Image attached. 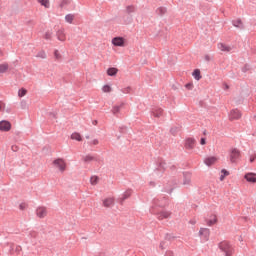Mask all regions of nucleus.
<instances>
[{
    "label": "nucleus",
    "mask_w": 256,
    "mask_h": 256,
    "mask_svg": "<svg viewBox=\"0 0 256 256\" xmlns=\"http://www.w3.org/2000/svg\"><path fill=\"white\" fill-rule=\"evenodd\" d=\"M168 205L167 198L165 196H159L158 198H155L153 200V206L150 210L151 213L154 215H157V219L159 221H163V219H169L171 217V212L169 211H161V212H155V207H165Z\"/></svg>",
    "instance_id": "f257e3e1"
},
{
    "label": "nucleus",
    "mask_w": 256,
    "mask_h": 256,
    "mask_svg": "<svg viewBox=\"0 0 256 256\" xmlns=\"http://www.w3.org/2000/svg\"><path fill=\"white\" fill-rule=\"evenodd\" d=\"M218 247L222 253H224L225 256H231L233 255V245H231L227 241L220 242L218 244Z\"/></svg>",
    "instance_id": "f03ea898"
},
{
    "label": "nucleus",
    "mask_w": 256,
    "mask_h": 256,
    "mask_svg": "<svg viewBox=\"0 0 256 256\" xmlns=\"http://www.w3.org/2000/svg\"><path fill=\"white\" fill-rule=\"evenodd\" d=\"M230 163H237L241 159V151L237 148H233L229 151Z\"/></svg>",
    "instance_id": "7ed1b4c3"
},
{
    "label": "nucleus",
    "mask_w": 256,
    "mask_h": 256,
    "mask_svg": "<svg viewBox=\"0 0 256 256\" xmlns=\"http://www.w3.org/2000/svg\"><path fill=\"white\" fill-rule=\"evenodd\" d=\"M53 165H55L59 169V171H61V173H63L65 169H67V164L61 158L54 160Z\"/></svg>",
    "instance_id": "20e7f679"
},
{
    "label": "nucleus",
    "mask_w": 256,
    "mask_h": 256,
    "mask_svg": "<svg viewBox=\"0 0 256 256\" xmlns=\"http://www.w3.org/2000/svg\"><path fill=\"white\" fill-rule=\"evenodd\" d=\"M112 45H114V47H124L125 39L123 37H115L112 39Z\"/></svg>",
    "instance_id": "39448f33"
},
{
    "label": "nucleus",
    "mask_w": 256,
    "mask_h": 256,
    "mask_svg": "<svg viewBox=\"0 0 256 256\" xmlns=\"http://www.w3.org/2000/svg\"><path fill=\"white\" fill-rule=\"evenodd\" d=\"M0 131H3V132L11 131V122L7 120L0 121Z\"/></svg>",
    "instance_id": "423d86ee"
},
{
    "label": "nucleus",
    "mask_w": 256,
    "mask_h": 256,
    "mask_svg": "<svg viewBox=\"0 0 256 256\" xmlns=\"http://www.w3.org/2000/svg\"><path fill=\"white\" fill-rule=\"evenodd\" d=\"M210 230L208 228H201L199 231V235L201 239L204 241H209V235H210Z\"/></svg>",
    "instance_id": "0eeeda50"
},
{
    "label": "nucleus",
    "mask_w": 256,
    "mask_h": 256,
    "mask_svg": "<svg viewBox=\"0 0 256 256\" xmlns=\"http://www.w3.org/2000/svg\"><path fill=\"white\" fill-rule=\"evenodd\" d=\"M229 119L230 121H234L235 119H241V111H239L238 109L231 110L229 114Z\"/></svg>",
    "instance_id": "6e6552de"
},
{
    "label": "nucleus",
    "mask_w": 256,
    "mask_h": 256,
    "mask_svg": "<svg viewBox=\"0 0 256 256\" xmlns=\"http://www.w3.org/2000/svg\"><path fill=\"white\" fill-rule=\"evenodd\" d=\"M36 215L37 217H40V219H43L47 215V208L45 207H38L36 209Z\"/></svg>",
    "instance_id": "1a4fd4ad"
},
{
    "label": "nucleus",
    "mask_w": 256,
    "mask_h": 256,
    "mask_svg": "<svg viewBox=\"0 0 256 256\" xmlns=\"http://www.w3.org/2000/svg\"><path fill=\"white\" fill-rule=\"evenodd\" d=\"M183 185H191V173L190 172H184L183 173Z\"/></svg>",
    "instance_id": "9d476101"
},
{
    "label": "nucleus",
    "mask_w": 256,
    "mask_h": 256,
    "mask_svg": "<svg viewBox=\"0 0 256 256\" xmlns=\"http://www.w3.org/2000/svg\"><path fill=\"white\" fill-rule=\"evenodd\" d=\"M244 179L248 181V183H256V174L255 173H247L244 176Z\"/></svg>",
    "instance_id": "9b49d317"
},
{
    "label": "nucleus",
    "mask_w": 256,
    "mask_h": 256,
    "mask_svg": "<svg viewBox=\"0 0 256 256\" xmlns=\"http://www.w3.org/2000/svg\"><path fill=\"white\" fill-rule=\"evenodd\" d=\"M83 161L84 163H91V161H97L99 162V158H97V156H92L90 154L86 155L83 157Z\"/></svg>",
    "instance_id": "f8f14e48"
},
{
    "label": "nucleus",
    "mask_w": 256,
    "mask_h": 256,
    "mask_svg": "<svg viewBox=\"0 0 256 256\" xmlns=\"http://www.w3.org/2000/svg\"><path fill=\"white\" fill-rule=\"evenodd\" d=\"M218 49L220 51H223L224 53H229V51H231V46H227L226 44L224 43H218Z\"/></svg>",
    "instance_id": "ddd939ff"
},
{
    "label": "nucleus",
    "mask_w": 256,
    "mask_h": 256,
    "mask_svg": "<svg viewBox=\"0 0 256 256\" xmlns=\"http://www.w3.org/2000/svg\"><path fill=\"white\" fill-rule=\"evenodd\" d=\"M165 161H163V159H160L158 162V166L155 170V173H157L158 171H160L161 173H163L165 171Z\"/></svg>",
    "instance_id": "4468645a"
},
{
    "label": "nucleus",
    "mask_w": 256,
    "mask_h": 256,
    "mask_svg": "<svg viewBox=\"0 0 256 256\" xmlns=\"http://www.w3.org/2000/svg\"><path fill=\"white\" fill-rule=\"evenodd\" d=\"M185 147L186 149H193V147H195V139L193 138L186 139Z\"/></svg>",
    "instance_id": "2eb2a0df"
},
{
    "label": "nucleus",
    "mask_w": 256,
    "mask_h": 256,
    "mask_svg": "<svg viewBox=\"0 0 256 256\" xmlns=\"http://www.w3.org/2000/svg\"><path fill=\"white\" fill-rule=\"evenodd\" d=\"M104 207H113L115 205V200L113 198H106L103 201Z\"/></svg>",
    "instance_id": "dca6fc26"
},
{
    "label": "nucleus",
    "mask_w": 256,
    "mask_h": 256,
    "mask_svg": "<svg viewBox=\"0 0 256 256\" xmlns=\"http://www.w3.org/2000/svg\"><path fill=\"white\" fill-rule=\"evenodd\" d=\"M58 41H65V30L60 29L56 33Z\"/></svg>",
    "instance_id": "f3484780"
},
{
    "label": "nucleus",
    "mask_w": 256,
    "mask_h": 256,
    "mask_svg": "<svg viewBox=\"0 0 256 256\" xmlns=\"http://www.w3.org/2000/svg\"><path fill=\"white\" fill-rule=\"evenodd\" d=\"M217 161V158L215 157H208L204 160L205 165H207L208 167H211V165H213V163H215Z\"/></svg>",
    "instance_id": "a211bd4d"
},
{
    "label": "nucleus",
    "mask_w": 256,
    "mask_h": 256,
    "mask_svg": "<svg viewBox=\"0 0 256 256\" xmlns=\"http://www.w3.org/2000/svg\"><path fill=\"white\" fill-rule=\"evenodd\" d=\"M232 25L234 27H237V29H243L244 28L243 22L241 21V19L233 20Z\"/></svg>",
    "instance_id": "6ab92c4d"
},
{
    "label": "nucleus",
    "mask_w": 256,
    "mask_h": 256,
    "mask_svg": "<svg viewBox=\"0 0 256 256\" xmlns=\"http://www.w3.org/2000/svg\"><path fill=\"white\" fill-rule=\"evenodd\" d=\"M192 76L194 77V79H195L196 81H200V79H201V70L195 69V70L193 71V73H192Z\"/></svg>",
    "instance_id": "aec40b11"
},
{
    "label": "nucleus",
    "mask_w": 256,
    "mask_h": 256,
    "mask_svg": "<svg viewBox=\"0 0 256 256\" xmlns=\"http://www.w3.org/2000/svg\"><path fill=\"white\" fill-rule=\"evenodd\" d=\"M117 68H109L107 70V75H109V77H115V75H117Z\"/></svg>",
    "instance_id": "412c9836"
},
{
    "label": "nucleus",
    "mask_w": 256,
    "mask_h": 256,
    "mask_svg": "<svg viewBox=\"0 0 256 256\" xmlns=\"http://www.w3.org/2000/svg\"><path fill=\"white\" fill-rule=\"evenodd\" d=\"M152 113H153L154 117H159L160 115H163V109L154 108Z\"/></svg>",
    "instance_id": "4be33fe9"
},
{
    "label": "nucleus",
    "mask_w": 256,
    "mask_h": 256,
    "mask_svg": "<svg viewBox=\"0 0 256 256\" xmlns=\"http://www.w3.org/2000/svg\"><path fill=\"white\" fill-rule=\"evenodd\" d=\"M129 197H131V190H127L123 194L122 198H120V203H123V201H125V199H129Z\"/></svg>",
    "instance_id": "5701e85b"
},
{
    "label": "nucleus",
    "mask_w": 256,
    "mask_h": 256,
    "mask_svg": "<svg viewBox=\"0 0 256 256\" xmlns=\"http://www.w3.org/2000/svg\"><path fill=\"white\" fill-rule=\"evenodd\" d=\"M123 107V104L116 105L112 108L113 115H117L119 111H121V108Z\"/></svg>",
    "instance_id": "b1692460"
},
{
    "label": "nucleus",
    "mask_w": 256,
    "mask_h": 256,
    "mask_svg": "<svg viewBox=\"0 0 256 256\" xmlns=\"http://www.w3.org/2000/svg\"><path fill=\"white\" fill-rule=\"evenodd\" d=\"M135 11H137V9L133 5H129L126 7V13H128V15H131V13H135Z\"/></svg>",
    "instance_id": "393cba45"
},
{
    "label": "nucleus",
    "mask_w": 256,
    "mask_h": 256,
    "mask_svg": "<svg viewBox=\"0 0 256 256\" xmlns=\"http://www.w3.org/2000/svg\"><path fill=\"white\" fill-rule=\"evenodd\" d=\"M156 13H157V15L163 16V15H165V13H167V8L159 7V8H157Z\"/></svg>",
    "instance_id": "a878e982"
},
{
    "label": "nucleus",
    "mask_w": 256,
    "mask_h": 256,
    "mask_svg": "<svg viewBox=\"0 0 256 256\" xmlns=\"http://www.w3.org/2000/svg\"><path fill=\"white\" fill-rule=\"evenodd\" d=\"M75 19V16H73V14H67L66 16H65V21H66V23H73V20Z\"/></svg>",
    "instance_id": "bb28decb"
},
{
    "label": "nucleus",
    "mask_w": 256,
    "mask_h": 256,
    "mask_svg": "<svg viewBox=\"0 0 256 256\" xmlns=\"http://www.w3.org/2000/svg\"><path fill=\"white\" fill-rule=\"evenodd\" d=\"M8 69H9V64L7 63L0 64V73H6Z\"/></svg>",
    "instance_id": "cd10ccee"
},
{
    "label": "nucleus",
    "mask_w": 256,
    "mask_h": 256,
    "mask_svg": "<svg viewBox=\"0 0 256 256\" xmlns=\"http://www.w3.org/2000/svg\"><path fill=\"white\" fill-rule=\"evenodd\" d=\"M71 139H73V140H75V141H81V140H82L81 134H79V133H73V134L71 135Z\"/></svg>",
    "instance_id": "c85d7f7f"
},
{
    "label": "nucleus",
    "mask_w": 256,
    "mask_h": 256,
    "mask_svg": "<svg viewBox=\"0 0 256 256\" xmlns=\"http://www.w3.org/2000/svg\"><path fill=\"white\" fill-rule=\"evenodd\" d=\"M256 159V153L254 151L249 152V161L250 163H253Z\"/></svg>",
    "instance_id": "c756f323"
},
{
    "label": "nucleus",
    "mask_w": 256,
    "mask_h": 256,
    "mask_svg": "<svg viewBox=\"0 0 256 256\" xmlns=\"http://www.w3.org/2000/svg\"><path fill=\"white\" fill-rule=\"evenodd\" d=\"M90 183H91V185H97V183H99V177L98 176H92L90 178Z\"/></svg>",
    "instance_id": "7c9ffc66"
},
{
    "label": "nucleus",
    "mask_w": 256,
    "mask_h": 256,
    "mask_svg": "<svg viewBox=\"0 0 256 256\" xmlns=\"http://www.w3.org/2000/svg\"><path fill=\"white\" fill-rule=\"evenodd\" d=\"M26 95H27V89L21 88V89L18 91V97H25Z\"/></svg>",
    "instance_id": "2f4dec72"
},
{
    "label": "nucleus",
    "mask_w": 256,
    "mask_h": 256,
    "mask_svg": "<svg viewBox=\"0 0 256 256\" xmlns=\"http://www.w3.org/2000/svg\"><path fill=\"white\" fill-rule=\"evenodd\" d=\"M38 2L46 9H49V0H38Z\"/></svg>",
    "instance_id": "473e14b6"
},
{
    "label": "nucleus",
    "mask_w": 256,
    "mask_h": 256,
    "mask_svg": "<svg viewBox=\"0 0 256 256\" xmlns=\"http://www.w3.org/2000/svg\"><path fill=\"white\" fill-rule=\"evenodd\" d=\"M36 57H39L40 59H47V54L45 53V51H40L38 52Z\"/></svg>",
    "instance_id": "72a5a7b5"
},
{
    "label": "nucleus",
    "mask_w": 256,
    "mask_h": 256,
    "mask_svg": "<svg viewBox=\"0 0 256 256\" xmlns=\"http://www.w3.org/2000/svg\"><path fill=\"white\" fill-rule=\"evenodd\" d=\"M103 93H111V86L104 85L102 88Z\"/></svg>",
    "instance_id": "f704fd0d"
},
{
    "label": "nucleus",
    "mask_w": 256,
    "mask_h": 256,
    "mask_svg": "<svg viewBox=\"0 0 256 256\" xmlns=\"http://www.w3.org/2000/svg\"><path fill=\"white\" fill-rule=\"evenodd\" d=\"M180 131L179 127H173L171 128L170 132L172 133V135H177V133Z\"/></svg>",
    "instance_id": "c9c22d12"
},
{
    "label": "nucleus",
    "mask_w": 256,
    "mask_h": 256,
    "mask_svg": "<svg viewBox=\"0 0 256 256\" xmlns=\"http://www.w3.org/2000/svg\"><path fill=\"white\" fill-rule=\"evenodd\" d=\"M215 223H217V218H213V219L207 221V225L209 227H211V225H215Z\"/></svg>",
    "instance_id": "e433bc0d"
},
{
    "label": "nucleus",
    "mask_w": 256,
    "mask_h": 256,
    "mask_svg": "<svg viewBox=\"0 0 256 256\" xmlns=\"http://www.w3.org/2000/svg\"><path fill=\"white\" fill-rule=\"evenodd\" d=\"M54 57L57 61H59V59H61V54L59 53V50L54 51Z\"/></svg>",
    "instance_id": "4c0bfd02"
},
{
    "label": "nucleus",
    "mask_w": 256,
    "mask_h": 256,
    "mask_svg": "<svg viewBox=\"0 0 256 256\" xmlns=\"http://www.w3.org/2000/svg\"><path fill=\"white\" fill-rule=\"evenodd\" d=\"M20 107H21V109H27V101L26 100H21Z\"/></svg>",
    "instance_id": "58836bf2"
},
{
    "label": "nucleus",
    "mask_w": 256,
    "mask_h": 256,
    "mask_svg": "<svg viewBox=\"0 0 256 256\" xmlns=\"http://www.w3.org/2000/svg\"><path fill=\"white\" fill-rule=\"evenodd\" d=\"M131 91H132L131 87H126V88L122 89V93H124V94H129V93H131Z\"/></svg>",
    "instance_id": "ea45409f"
},
{
    "label": "nucleus",
    "mask_w": 256,
    "mask_h": 256,
    "mask_svg": "<svg viewBox=\"0 0 256 256\" xmlns=\"http://www.w3.org/2000/svg\"><path fill=\"white\" fill-rule=\"evenodd\" d=\"M249 69H251V66L249 64H246L243 68L242 71L243 73H247V71H249Z\"/></svg>",
    "instance_id": "a19ab883"
},
{
    "label": "nucleus",
    "mask_w": 256,
    "mask_h": 256,
    "mask_svg": "<svg viewBox=\"0 0 256 256\" xmlns=\"http://www.w3.org/2000/svg\"><path fill=\"white\" fill-rule=\"evenodd\" d=\"M171 239H175V237L173 235H171V234H166L165 235V240L166 241H171Z\"/></svg>",
    "instance_id": "79ce46f5"
},
{
    "label": "nucleus",
    "mask_w": 256,
    "mask_h": 256,
    "mask_svg": "<svg viewBox=\"0 0 256 256\" xmlns=\"http://www.w3.org/2000/svg\"><path fill=\"white\" fill-rule=\"evenodd\" d=\"M51 35H52V33L50 31L46 32L45 36H44V39H46V40L51 39Z\"/></svg>",
    "instance_id": "37998d69"
},
{
    "label": "nucleus",
    "mask_w": 256,
    "mask_h": 256,
    "mask_svg": "<svg viewBox=\"0 0 256 256\" xmlns=\"http://www.w3.org/2000/svg\"><path fill=\"white\" fill-rule=\"evenodd\" d=\"M186 89H188L189 91H191V89H193V83H187L185 85Z\"/></svg>",
    "instance_id": "c03bdc74"
},
{
    "label": "nucleus",
    "mask_w": 256,
    "mask_h": 256,
    "mask_svg": "<svg viewBox=\"0 0 256 256\" xmlns=\"http://www.w3.org/2000/svg\"><path fill=\"white\" fill-rule=\"evenodd\" d=\"M27 206H26V204L25 203H21L20 205H19V209L21 210V211H25V208H26Z\"/></svg>",
    "instance_id": "a18cd8bd"
},
{
    "label": "nucleus",
    "mask_w": 256,
    "mask_h": 256,
    "mask_svg": "<svg viewBox=\"0 0 256 256\" xmlns=\"http://www.w3.org/2000/svg\"><path fill=\"white\" fill-rule=\"evenodd\" d=\"M221 173H222V175H223L224 177H227V175H229V171H227V170H225V169H223V170L221 171Z\"/></svg>",
    "instance_id": "49530a36"
},
{
    "label": "nucleus",
    "mask_w": 256,
    "mask_h": 256,
    "mask_svg": "<svg viewBox=\"0 0 256 256\" xmlns=\"http://www.w3.org/2000/svg\"><path fill=\"white\" fill-rule=\"evenodd\" d=\"M164 192L165 193H173V188H170V189L165 188Z\"/></svg>",
    "instance_id": "de8ad7c7"
},
{
    "label": "nucleus",
    "mask_w": 256,
    "mask_h": 256,
    "mask_svg": "<svg viewBox=\"0 0 256 256\" xmlns=\"http://www.w3.org/2000/svg\"><path fill=\"white\" fill-rule=\"evenodd\" d=\"M67 3H69V0H62L61 7H63V5H67Z\"/></svg>",
    "instance_id": "09e8293b"
},
{
    "label": "nucleus",
    "mask_w": 256,
    "mask_h": 256,
    "mask_svg": "<svg viewBox=\"0 0 256 256\" xmlns=\"http://www.w3.org/2000/svg\"><path fill=\"white\" fill-rule=\"evenodd\" d=\"M205 143H206V139L205 138H201L200 145H205Z\"/></svg>",
    "instance_id": "8fccbe9b"
},
{
    "label": "nucleus",
    "mask_w": 256,
    "mask_h": 256,
    "mask_svg": "<svg viewBox=\"0 0 256 256\" xmlns=\"http://www.w3.org/2000/svg\"><path fill=\"white\" fill-rule=\"evenodd\" d=\"M160 249H165V242L162 241V242L160 243Z\"/></svg>",
    "instance_id": "3c124183"
},
{
    "label": "nucleus",
    "mask_w": 256,
    "mask_h": 256,
    "mask_svg": "<svg viewBox=\"0 0 256 256\" xmlns=\"http://www.w3.org/2000/svg\"><path fill=\"white\" fill-rule=\"evenodd\" d=\"M205 61H211V57H209V55L205 56Z\"/></svg>",
    "instance_id": "603ef678"
},
{
    "label": "nucleus",
    "mask_w": 256,
    "mask_h": 256,
    "mask_svg": "<svg viewBox=\"0 0 256 256\" xmlns=\"http://www.w3.org/2000/svg\"><path fill=\"white\" fill-rule=\"evenodd\" d=\"M93 145H98L99 144V140H93Z\"/></svg>",
    "instance_id": "864d4df0"
},
{
    "label": "nucleus",
    "mask_w": 256,
    "mask_h": 256,
    "mask_svg": "<svg viewBox=\"0 0 256 256\" xmlns=\"http://www.w3.org/2000/svg\"><path fill=\"white\" fill-rule=\"evenodd\" d=\"M224 89L227 91V89H229V85L224 84Z\"/></svg>",
    "instance_id": "5fc2aeb1"
},
{
    "label": "nucleus",
    "mask_w": 256,
    "mask_h": 256,
    "mask_svg": "<svg viewBox=\"0 0 256 256\" xmlns=\"http://www.w3.org/2000/svg\"><path fill=\"white\" fill-rule=\"evenodd\" d=\"M0 111H3V103L0 102Z\"/></svg>",
    "instance_id": "6e6d98bb"
},
{
    "label": "nucleus",
    "mask_w": 256,
    "mask_h": 256,
    "mask_svg": "<svg viewBox=\"0 0 256 256\" xmlns=\"http://www.w3.org/2000/svg\"><path fill=\"white\" fill-rule=\"evenodd\" d=\"M12 151H17V146H12Z\"/></svg>",
    "instance_id": "4d7b16f0"
},
{
    "label": "nucleus",
    "mask_w": 256,
    "mask_h": 256,
    "mask_svg": "<svg viewBox=\"0 0 256 256\" xmlns=\"http://www.w3.org/2000/svg\"><path fill=\"white\" fill-rule=\"evenodd\" d=\"M223 179H225V176L222 174V175L220 176V181H223Z\"/></svg>",
    "instance_id": "13d9d810"
},
{
    "label": "nucleus",
    "mask_w": 256,
    "mask_h": 256,
    "mask_svg": "<svg viewBox=\"0 0 256 256\" xmlns=\"http://www.w3.org/2000/svg\"><path fill=\"white\" fill-rule=\"evenodd\" d=\"M92 123L93 125H97V120H94Z\"/></svg>",
    "instance_id": "bf43d9fd"
},
{
    "label": "nucleus",
    "mask_w": 256,
    "mask_h": 256,
    "mask_svg": "<svg viewBox=\"0 0 256 256\" xmlns=\"http://www.w3.org/2000/svg\"><path fill=\"white\" fill-rule=\"evenodd\" d=\"M190 223H191V225H195V221H193V220L190 221Z\"/></svg>",
    "instance_id": "052dcab7"
},
{
    "label": "nucleus",
    "mask_w": 256,
    "mask_h": 256,
    "mask_svg": "<svg viewBox=\"0 0 256 256\" xmlns=\"http://www.w3.org/2000/svg\"><path fill=\"white\" fill-rule=\"evenodd\" d=\"M3 56V51L0 50V57Z\"/></svg>",
    "instance_id": "680f3d73"
},
{
    "label": "nucleus",
    "mask_w": 256,
    "mask_h": 256,
    "mask_svg": "<svg viewBox=\"0 0 256 256\" xmlns=\"http://www.w3.org/2000/svg\"><path fill=\"white\" fill-rule=\"evenodd\" d=\"M31 235H32V237H35V232H32Z\"/></svg>",
    "instance_id": "e2e57ef3"
},
{
    "label": "nucleus",
    "mask_w": 256,
    "mask_h": 256,
    "mask_svg": "<svg viewBox=\"0 0 256 256\" xmlns=\"http://www.w3.org/2000/svg\"><path fill=\"white\" fill-rule=\"evenodd\" d=\"M120 131H121V133H123V131H124V128H120Z\"/></svg>",
    "instance_id": "0e129e2a"
},
{
    "label": "nucleus",
    "mask_w": 256,
    "mask_h": 256,
    "mask_svg": "<svg viewBox=\"0 0 256 256\" xmlns=\"http://www.w3.org/2000/svg\"><path fill=\"white\" fill-rule=\"evenodd\" d=\"M157 177H161V174H157Z\"/></svg>",
    "instance_id": "69168bd1"
},
{
    "label": "nucleus",
    "mask_w": 256,
    "mask_h": 256,
    "mask_svg": "<svg viewBox=\"0 0 256 256\" xmlns=\"http://www.w3.org/2000/svg\"><path fill=\"white\" fill-rule=\"evenodd\" d=\"M254 119H255V121H256V115L254 116Z\"/></svg>",
    "instance_id": "338daca9"
},
{
    "label": "nucleus",
    "mask_w": 256,
    "mask_h": 256,
    "mask_svg": "<svg viewBox=\"0 0 256 256\" xmlns=\"http://www.w3.org/2000/svg\"><path fill=\"white\" fill-rule=\"evenodd\" d=\"M53 115V117H55V114H52Z\"/></svg>",
    "instance_id": "774afa93"
}]
</instances>
